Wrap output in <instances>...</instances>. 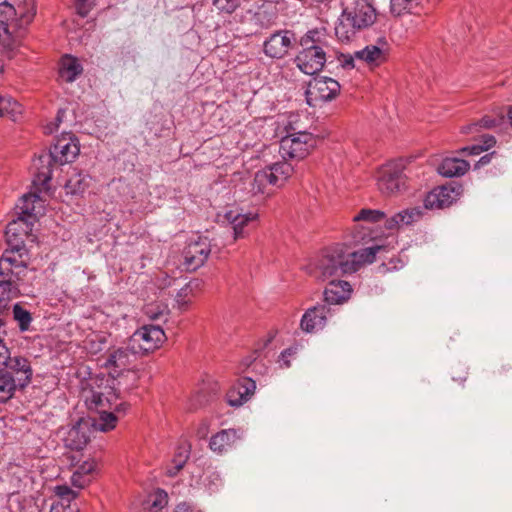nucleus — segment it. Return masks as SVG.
<instances>
[{
	"label": "nucleus",
	"mask_w": 512,
	"mask_h": 512,
	"mask_svg": "<svg viewBox=\"0 0 512 512\" xmlns=\"http://www.w3.org/2000/svg\"><path fill=\"white\" fill-rule=\"evenodd\" d=\"M174 512H202V511L189 502H182L176 506Z\"/></svg>",
	"instance_id": "49"
},
{
	"label": "nucleus",
	"mask_w": 512,
	"mask_h": 512,
	"mask_svg": "<svg viewBox=\"0 0 512 512\" xmlns=\"http://www.w3.org/2000/svg\"><path fill=\"white\" fill-rule=\"evenodd\" d=\"M352 293L349 282L331 279L324 290V300L329 305H337L346 302Z\"/></svg>",
	"instance_id": "16"
},
{
	"label": "nucleus",
	"mask_w": 512,
	"mask_h": 512,
	"mask_svg": "<svg viewBox=\"0 0 512 512\" xmlns=\"http://www.w3.org/2000/svg\"><path fill=\"white\" fill-rule=\"evenodd\" d=\"M33 222L22 216L8 223L5 237L8 249L0 258V277H7L22 281L27 273V250L24 245V236L32 230Z\"/></svg>",
	"instance_id": "1"
},
{
	"label": "nucleus",
	"mask_w": 512,
	"mask_h": 512,
	"mask_svg": "<svg viewBox=\"0 0 512 512\" xmlns=\"http://www.w3.org/2000/svg\"><path fill=\"white\" fill-rule=\"evenodd\" d=\"M245 0H212V5L219 13L232 14Z\"/></svg>",
	"instance_id": "38"
},
{
	"label": "nucleus",
	"mask_w": 512,
	"mask_h": 512,
	"mask_svg": "<svg viewBox=\"0 0 512 512\" xmlns=\"http://www.w3.org/2000/svg\"><path fill=\"white\" fill-rule=\"evenodd\" d=\"M270 186L272 187V182L265 169L257 171L251 184L253 194H265L269 196L272 194Z\"/></svg>",
	"instance_id": "29"
},
{
	"label": "nucleus",
	"mask_w": 512,
	"mask_h": 512,
	"mask_svg": "<svg viewBox=\"0 0 512 512\" xmlns=\"http://www.w3.org/2000/svg\"><path fill=\"white\" fill-rule=\"evenodd\" d=\"M506 116L500 113L497 117L484 116L480 121L473 122L469 125L463 126L461 131L464 134L473 133L474 131H479V128H494L505 122V119L509 124L512 125V106H507L506 108Z\"/></svg>",
	"instance_id": "19"
},
{
	"label": "nucleus",
	"mask_w": 512,
	"mask_h": 512,
	"mask_svg": "<svg viewBox=\"0 0 512 512\" xmlns=\"http://www.w3.org/2000/svg\"><path fill=\"white\" fill-rule=\"evenodd\" d=\"M80 146L72 133H62L57 137L48 154L41 155L34 160L35 184L45 186L52 178L51 161L63 165L72 162L79 154Z\"/></svg>",
	"instance_id": "4"
},
{
	"label": "nucleus",
	"mask_w": 512,
	"mask_h": 512,
	"mask_svg": "<svg viewBox=\"0 0 512 512\" xmlns=\"http://www.w3.org/2000/svg\"><path fill=\"white\" fill-rule=\"evenodd\" d=\"M297 43L299 41L294 31L277 30L263 42V52L271 59H283Z\"/></svg>",
	"instance_id": "9"
},
{
	"label": "nucleus",
	"mask_w": 512,
	"mask_h": 512,
	"mask_svg": "<svg viewBox=\"0 0 512 512\" xmlns=\"http://www.w3.org/2000/svg\"><path fill=\"white\" fill-rule=\"evenodd\" d=\"M13 318L17 321L21 331H27L32 321L29 311L22 308L21 305L15 304L13 306Z\"/></svg>",
	"instance_id": "36"
},
{
	"label": "nucleus",
	"mask_w": 512,
	"mask_h": 512,
	"mask_svg": "<svg viewBox=\"0 0 512 512\" xmlns=\"http://www.w3.org/2000/svg\"><path fill=\"white\" fill-rule=\"evenodd\" d=\"M256 383L251 377L239 378L227 392V402L230 406L240 407L254 394Z\"/></svg>",
	"instance_id": "15"
},
{
	"label": "nucleus",
	"mask_w": 512,
	"mask_h": 512,
	"mask_svg": "<svg viewBox=\"0 0 512 512\" xmlns=\"http://www.w3.org/2000/svg\"><path fill=\"white\" fill-rule=\"evenodd\" d=\"M166 339L159 325H144L130 337V346L134 353H148L157 349Z\"/></svg>",
	"instance_id": "7"
},
{
	"label": "nucleus",
	"mask_w": 512,
	"mask_h": 512,
	"mask_svg": "<svg viewBox=\"0 0 512 512\" xmlns=\"http://www.w3.org/2000/svg\"><path fill=\"white\" fill-rule=\"evenodd\" d=\"M6 371L13 376V381L20 389L27 387L33 376V370L27 358L20 355H12L4 366Z\"/></svg>",
	"instance_id": "13"
},
{
	"label": "nucleus",
	"mask_w": 512,
	"mask_h": 512,
	"mask_svg": "<svg viewBox=\"0 0 512 512\" xmlns=\"http://www.w3.org/2000/svg\"><path fill=\"white\" fill-rule=\"evenodd\" d=\"M355 55H351V54H343L341 53L339 56H338V60L339 62L341 63L342 67L343 68H346V69H352L354 68V61H355Z\"/></svg>",
	"instance_id": "46"
},
{
	"label": "nucleus",
	"mask_w": 512,
	"mask_h": 512,
	"mask_svg": "<svg viewBox=\"0 0 512 512\" xmlns=\"http://www.w3.org/2000/svg\"><path fill=\"white\" fill-rule=\"evenodd\" d=\"M403 170L402 161H392L380 168L377 186L382 194L391 195L401 189L404 185Z\"/></svg>",
	"instance_id": "10"
},
{
	"label": "nucleus",
	"mask_w": 512,
	"mask_h": 512,
	"mask_svg": "<svg viewBox=\"0 0 512 512\" xmlns=\"http://www.w3.org/2000/svg\"><path fill=\"white\" fill-rule=\"evenodd\" d=\"M92 402L95 403L96 406L102 405V395L100 393H94L92 395Z\"/></svg>",
	"instance_id": "54"
},
{
	"label": "nucleus",
	"mask_w": 512,
	"mask_h": 512,
	"mask_svg": "<svg viewBox=\"0 0 512 512\" xmlns=\"http://www.w3.org/2000/svg\"><path fill=\"white\" fill-rule=\"evenodd\" d=\"M46 131H47L48 133H52V132L54 131V127H52V126L48 125V126L46 127Z\"/></svg>",
	"instance_id": "56"
},
{
	"label": "nucleus",
	"mask_w": 512,
	"mask_h": 512,
	"mask_svg": "<svg viewBox=\"0 0 512 512\" xmlns=\"http://www.w3.org/2000/svg\"><path fill=\"white\" fill-rule=\"evenodd\" d=\"M21 105L10 96H0V116L9 115L13 120L21 114Z\"/></svg>",
	"instance_id": "33"
},
{
	"label": "nucleus",
	"mask_w": 512,
	"mask_h": 512,
	"mask_svg": "<svg viewBox=\"0 0 512 512\" xmlns=\"http://www.w3.org/2000/svg\"><path fill=\"white\" fill-rule=\"evenodd\" d=\"M64 113L65 112L63 110H59L58 111L57 117H56L55 127H58L59 123L62 121V117H63Z\"/></svg>",
	"instance_id": "55"
},
{
	"label": "nucleus",
	"mask_w": 512,
	"mask_h": 512,
	"mask_svg": "<svg viewBox=\"0 0 512 512\" xmlns=\"http://www.w3.org/2000/svg\"><path fill=\"white\" fill-rule=\"evenodd\" d=\"M91 481V477L80 474L78 471H74L71 476V483L74 487L84 488Z\"/></svg>",
	"instance_id": "43"
},
{
	"label": "nucleus",
	"mask_w": 512,
	"mask_h": 512,
	"mask_svg": "<svg viewBox=\"0 0 512 512\" xmlns=\"http://www.w3.org/2000/svg\"><path fill=\"white\" fill-rule=\"evenodd\" d=\"M331 36L326 28H313L308 30L300 39L301 50L295 57L296 66L307 75L320 72L331 50Z\"/></svg>",
	"instance_id": "2"
},
{
	"label": "nucleus",
	"mask_w": 512,
	"mask_h": 512,
	"mask_svg": "<svg viewBox=\"0 0 512 512\" xmlns=\"http://www.w3.org/2000/svg\"><path fill=\"white\" fill-rule=\"evenodd\" d=\"M96 463L92 460L84 461L81 465L76 468L80 474L85 475L87 477H91V473L95 470Z\"/></svg>",
	"instance_id": "45"
},
{
	"label": "nucleus",
	"mask_w": 512,
	"mask_h": 512,
	"mask_svg": "<svg viewBox=\"0 0 512 512\" xmlns=\"http://www.w3.org/2000/svg\"><path fill=\"white\" fill-rule=\"evenodd\" d=\"M190 292V289L188 286L180 289L176 295V302L178 304V307L179 309H185L188 304H189V300L187 299V296Z\"/></svg>",
	"instance_id": "44"
},
{
	"label": "nucleus",
	"mask_w": 512,
	"mask_h": 512,
	"mask_svg": "<svg viewBox=\"0 0 512 512\" xmlns=\"http://www.w3.org/2000/svg\"><path fill=\"white\" fill-rule=\"evenodd\" d=\"M58 512H63V510H59Z\"/></svg>",
	"instance_id": "58"
},
{
	"label": "nucleus",
	"mask_w": 512,
	"mask_h": 512,
	"mask_svg": "<svg viewBox=\"0 0 512 512\" xmlns=\"http://www.w3.org/2000/svg\"><path fill=\"white\" fill-rule=\"evenodd\" d=\"M494 153H489L484 156H482L479 161L476 163L475 168H480L486 164H488L491 161V158Z\"/></svg>",
	"instance_id": "51"
},
{
	"label": "nucleus",
	"mask_w": 512,
	"mask_h": 512,
	"mask_svg": "<svg viewBox=\"0 0 512 512\" xmlns=\"http://www.w3.org/2000/svg\"><path fill=\"white\" fill-rule=\"evenodd\" d=\"M255 361H256V359L246 358L242 361L241 366L248 368L253 365V367L255 368V366L257 365V363Z\"/></svg>",
	"instance_id": "53"
},
{
	"label": "nucleus",
	"mask_w": 512,
	"mask_h": 512,
	"mask_svg": "<svg viewBox=\"0 0 512 512\" xmlns=\"http://www.w3.org/2000/svg\"><path fill=\"white\" fill-rule=\"evenodd\" d=\"M75 2V4L77 5V9H78V13L81 15V16H86L89 12V5L94 1V0H73Z\"/></svg>",
	"instance_id": "48"
},
{
	"label": "nucleus",
	"mask_w": 512,
	"mask_h": 512,
	"mask_svg": "<svg viewBox=\"0 0 512 512\" xmlns=\"http://www.w3.org/2000/svg\"><path fill=\"white\" fill-rule=\"evenodd\" d=\"M422 215V208H408L388 218L385 222V227L388 230L399 229L403 226L411 225L412 223L419 221Z\"/></svg>",
	"instance_id": "18"
},
{
	"label": "nucleus",
	"mask_w": 512,
	"mask_h": 512,
	"mask_svg": "<svg viewBox=\"0 0 512 512\" xmlns=\"http://www.w3.org/2000/svg\"><path fill=\"white\" fill-rule=\"evenodd\" d=\"M307 269L316 279L326 281L353 273V263L348 262L344 245L337 244L325 249Z\"/></svg>",
	"instance_id": "5"
},
{
	"label": "nucleus",
	"mask_w": 512,
	"mask_h": 512,
	"mask_svg": "<svg viewBox=\"0 0 512 512\" xmlns=\"http://www.w3.org/2000/svg\"><path fill=\"white\" fill-rule=\"evenodd\" d=\"M83 72V67L76 57L65 55L62 57L59 67V78L67 83L74 82Z\"/></svg>",
	"instance_id": "23"
},
{
	"label": "nucleus",
	"mask_w": 512,
	"mask_h": 512,
	"mask_svg": "<svg viewBox=\"0 0 512 512\" xmlns=\"http://www.w3.org/2000/svg\"><path fill=\"white\" fill-rule=\"evenodd\" d=\"M55 494L62 500L69 503L77 497V493L67 485H58L54 489Z\"/></svg>",
	"instance_id": "42"
},
{
	"label": "nucleus",
	"mask_w": 512,
	"mask_h": 512,
	"mask_svg": "<svg viewBox=\"0 0 512 512\" xmlns=\"http://www.w3.org/2000/svg\"><path fill=\"white\" fill-rule=\"evenodd\" d=\"M50 512H69L67 511V507L64 506L63 503L53 504Z\"/></svg>",
	"instance_id": "52"
},
{
	"label": "nucleus",
	"mask_w": 512,
	"mask_h": 512,
	"mask_svg": "<svg viewBox=\"0 0 512 512\" xmlns=\"http://www.w3.org/2000/svg\"><path fill=\"white\" fill-rule=\"evenodd\" d=\"M117 417L112 412L102 411L98 418L94 419L93 426L96 430L107 432L116 427Z\"/></svg>",
	"instance_id": "34"
},
{
	"label": "nucleus",
	"mask_w": 512,
	"mask_h": 512,
	"mask_svg": "<svg viewBox=\"0 0 512 512\" xmlns=\"http://www.w3.org/2000/svg\"><path fill=\"white\" fill-rule=\"evenodd\" d=\"M294 353H295V350H293L292 348H288V349L284 350L280 356V361L282 362L281 365L284 367H289L290 362L288 360V357L293 355Z\"/></svg>",
	"instance_id": "50"
},
{
	"label": "nucleus",
	"mask_w": 512,
	"mask_h": 512,
	"mask_svg": "<svg viewBox=\"0 0 512 512\" xmlns=\"http://www.w3.org/2000/svg\"><path fill=\"white\" fill-rule=\"evenodd\" d=\"M89 441V436L87 432L83 430L80 424L73 426L69 432L66 439L67 446L71 449L81 450L83 449Z\"/></svg>",
	"instance_id": "28"
},
{
	"label": "nucleus",
	"mask_w": 512,
	"mask_h": 512,
	"mask_svg": "<svg viewBox=\"0 0 512 512\" xmlns=\"http://www.w3.org/2000/svg\"><path fill=\"white\" fill-rule=\"evenodd\" d=\"M222 217L223 223L227 222L231 225L234 240H237L245 236V227L250 222L256 221L258 214L252 212L242 214L236 210H228Z\"/></svg>",
	"instance_id": "17"
},
{
	"label": "nucleus",
	"mask_w": 512,
	"mask_h": 512,
	"mask_svg": "<svg viewBox=\"0 0 512 512\" xmlns=\"http://www.w3.org/2000/svg\"><path fill=\"white\" fill-rule=\"evenodd\" d=\"M470 168V164L463 159L451 157L445 158L439 164L437 171L448 178L463 176Z\"/></svg>",
	"instance_id": "21"
},
{
	"label": "nucleus",
	"mask_w": 512,
	"mask_h": 512,
	"mask_svg": "<svg viewBox=\"0 0 512 512\" xmlns=\"http://www.w3.org/2000/svg\"><path fill=\"white\" fill-rule=\"evenodd\" d=\"M17 388L19 387L13 381V376L0 371V403H5L11 399Z\"/></svg>",
	"instance_id": "32"
},
{
	"label": "nucleus",
	"mask_w": 512,
	"mask_h": 512,
	"mask_svg": "<svg viewBox=\"0 0 512 512\" xmlns=\"http://www.w3.org/2000/svg\"><path fill=\"white\" fill-rule=\"evenodd\" d=\"M391 11L394 14L401 15L404 12L411 11L417 6L418 0H390Z\"/></svg>",
	"instance_id": "41"
},
{
	"label": "nucleus",
	"mask_w": 512,
	"mask_h": 512,
	"mask_svg": "<svg viewBox=\"0 0 512 512\" xmlns=\"http://www.w3.org/2000/svg\"><path fill=\"white\" fill-rule=\"evenodd\" d=\"M203 484L210 493H214L222 487L223 480L218 471L208 470L205 473Z\"/></svg>",
	"instance_id": "37"
},
{
	"label": "nucleus",
	"mask_w": 512,
	"mask_h": 512,
	"mask_svg": "<svg viewBox=\"0 0 512 512\" xmlns=\"http://www.w3.org/2000/svg\"><path fill=\"white\" fill-rule=\"evenodd\" d=\"M330 308L326 304H317L305 311L300 321V328L306 333L322 330L327 322Z\"/></svg>",
	"instance_id": "14"
},
{
	"label": "nucleus",
	"mask_w": 512,
	"mask_h": 512,
	"mask_svg": "<svg viewBox=\"0 0 512 512\" xmlns=\"http://www.w3.org/2000/svg\"><path fill=\"white\" fill-rule=\"evenodd\" d=\"M144 313L151 320H159L167 315L168 308L162 303H150L144 307Z\"/></svg>",
	"instance_id": "39"
},
{
	"label": "nucleus",
	"mask_w": 512,
	"mask_h": 512,
	"mask_svg": "<svg viewBox=\"0 0 512 512\" xmlns=\"http://www.w3.org/2000/svg\"><path fill=\"white\" fill-rule=\"evenodd\" d=\"M340 91V84L330 77L313 78L306 90V101L309 106L316 107L320 103L334 99Z\"/></svg>",
	"instance_id": "8"
},
{
	"label": "nucleus",
	"mask_w": 512,
	"mask_h": 512,
	"mask_svg": "<svg viewBox=\"0 0 512 512\" xmlns=\"http://www.w3.org/2000/svg\"><path fill=\"white\" fill-rule=\"evenodd\" d=\"M2 71H3V64H2V62L0 61V73H2Z\"/></svg>",
	"instance_id": "57"
},
{
	"label": "nucleus",
	"mask_w": 512,
	"mask_h": 512,
	"mask_svg": "<svg viewBox=\"0 0 512 512\" xmlns=\"http://www.w3.org/2000/svg\"><path fill=\"white\" fill-rule=\"evenodd\" d=\"M89 176L82 172H74L65 184L68 193L80 194L89 186Z\"/></svg>",
	"instance_id": "30"
},
{
	"label": "nucleus",
	"mask_w": 512,
	"mask_h": 512,
	"mask_svg": "<svg viewBox=\"0 0 512 512\" xmlns=\"http://www.w3.org/2000/svg\"><path fill=\"white\" fill-rule=\"evenodd\" d=\"M494 136L490 134L481 135V143L473 144L471 146H467L461 149V152L467 153L469 155H479L483 151L489 150L495 144Z\"/></svg>",
	"instance_id": "35"
},
{
	"label": "nucleus",
	"mask_w": 512,
	"mask_h": 512,
	"mask_svg": "<svg viewBox=\"0 0 512 512\" xmlns=\"http://www.w3.org/2000/svg\"><path fill=\"white\" fill-rule=\"evenodd\" d=\"M316 138L307 131L293 132L281 139L280 153L283 158L303 159L315 147Z\"/></svg>",
	"instance_id": "6"
},
{
	"label": "nucleus",
	"mask_w": 512,
	"mask_h": 512,
	"mask_svg": "<svg viewBox=\"0 0 512 512\" xmlns=\"http://www.w3.org/2000/svg\"><path fill=\"white\" fill-rule=\"evenodd\" d=\"M357 60L368 64H377L385 59V51L378 45H368L365 48L354 52Z\"/></svg>",
	"instance_id": "26"
},
{
	"label": "nucleus",
	"mask_w": 512,
	"mask_h": 512,
	"mask_svg": "<svg viewBox=\"0 0 512 512\" xmlns=\"http://www.w3.org/2000/svg\"><path fill=\"white\" fill-rule=\"evenodd\" d=\"M377 16V10L370 0H354L343 8L335 35L341 42H350L359 32L371 27Z\"/></svg>",
	"instance_id": "3"
},
{
	"label": "nucleus",
	"mask_w": 512,
	"mask_h": 512,
	"mask_svg": "<svg viewBox=\"0 0 512 512\" xmlns=\"http://www.w3.org/2000/svg\"><path fill=\"white\" fill-rule=\"evenodd\" d=\"M40 200L39 196L34 193L24 194L18 204L17 208L20 209L19 216H22L28 220V222H32L33 214L35 210V202Z\"/></svg>",
	"instance_id": "31"
},
{
	"label": "nucleus",
	"mask_w": 512,
	"mask_h": 512,
	"mask_svg": "<svg viewBox=\"0 0 512 512\" xmlns=\"http://www.w3.org/2000/svg\"><path fill=\"white\" fill-rule=\"evenodd\" d=\"M240 435L235 429L221 430L213 435L209 442V447L213 452L222 454L228 450L238 439Z\"/></svg>",
	"instance_id": "20"
},
{
	"label": "nucleus",
	"mask_w": 512,
	"mask_h": 512,
	"mask_svg": "<svg viewBox=\"0 0 512 512\" xmlns=\"http://www.w3.org/2000/svg\"><path fill=\"white\" fill-rule=\"evenodd\" d=\"M382 249L383 247L380 245H373L358 251L346 252L348 262L353 263V273L356 272L361 265L373 263L377 253Z\"/></svg>",
	"instance_id": "22"
},
{
	"label": "nucleus",
	"mask_w": 512,
	"mask_h": 512,
	"mask_svg": "<svg viewBox=\"0 0 512 512\" xmlns=\"http://www.w3.org/2000/svg\"><path fill=\"white\" fill-rule=\"evenodd\" d=\"M272 182V187H282L293 173V167L286 161L276 162L265 168Z\"/></svg>",
	"instance_id": "25"
},
{
	"label": "nucleus",
	"mask_w": 512,
	"mask_h": 512,
	"mask_svg": "<svg viewBox=\"0 0 512 512\" xmlns=\"http://www.w3.org/2000/svg\"><path fill=\"white\" fill-rule=\"evenodd\" d=\"M461 186L443 185L431 190L424 199L426 209H443L452 205L461 194Z\"/></svg>",
	"instance_id": "12"
},
{
	"label": "nucleus",
	"mask_w": 512,
	"mask_h": 512,
	"mask_svg": "<svg viewBox=\"0 0 512 512\" xmlns=\"http://www.w3.org/2000/svg\"><path fill=\"white\" fill-rule=\"evenodd\" d=\"M135 353L131 349L130 342L127 347H119L111 351L106 360V367L115 369V373L119 374L120 370L125 369L131 362V356Z\"/></svg>",
	"instance_id": "24"
},
{
	"label": "nucleus",
	"mask_w": 512,
	"mask_h": 512,
	"mask_svg": "<svg viewBox=\"0 0 512 512\" xmlns=\"http://www.w3.org/2000/svg\"><path fill=\"white\" fill-rule=\"evenodd\" d=\"M167 498V493L163 490H159L155 495V499L152 501V507L163 508L167 504Z\"/></svg>",
	"instance_id": "47"
},
{
	"label": "nucleus",
	"mask_w": 512,
	"mask_h": 512,
	"mask_svg": "<svg viewBox=\"0 0 512 512\" xmlns=\"http://www.w3.org/2000/svg\"><path fill=\"white\" fill-rule=\"evenodd\" d=\"M190 456V445L183 443L181 444L172 459L171 465L167 468V475L174 477L178 472L185 466Z\"/></svg>",
	"instance_id": "27"
},
{
	"label": "nucleus",
	"mask_w": 512,
	"mask_h": 512,
	"mask_svg": "<svg viewBox=\"0 0 512 512\" xmlns=\"http://www.w3.org/2000/svg\"><path fill=\"white\" fill-rule=\"evenodd\" d=\"M384 217L385 213L380 210L362 209L356 216H354L353 220L377 223L384 219Z\"/></svg>",
	"instance_id": "40"
},
{
	"label": "nucleus",
	"mask_w": 512,
	"mask_h": 512,
	"mask_svg": "<svg viewBox=\"0 0 512 512\" xmlns=\"http://www.w3.org/2000/svg\"><path fill=\"white\" fill-rule=\"evenodd\" d=\"M211 253V245L206 237L190 240L182 252V266L187 271H195L202 267Z\"/></svg>",
	"instance_id": "11"
}]
</instances>
